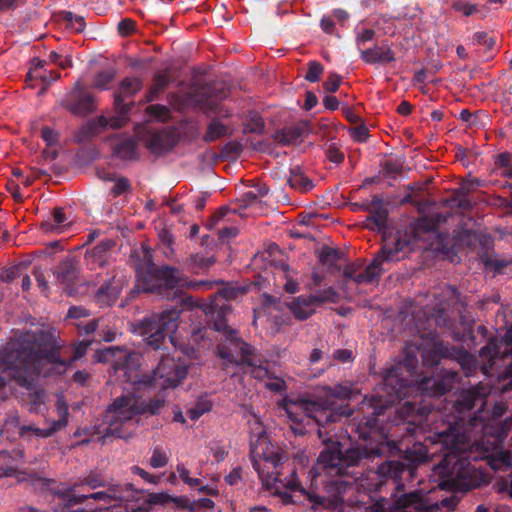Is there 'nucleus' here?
<instances>
[{
  "label": "nucleus",
  "instance_id": "nucleus-52",
  "mask_svg": "<svg viewBox=\"0 0 512 512\" xmlns=\"http://www.w3.org/2000/svg\"><path fill=\"white\" fill-rule=\"evenodd\" d=\"M265 129L263 119L258 114H253L245 124L244 131L255 134H262Z\"/></svg>",
  "mask_w": 512,
  "mask_h": 512
},
{
  "label": "nucleus",
  "instance_id": "nucleus-51",
  "mask_svg": "<svg viewBox=\"0 0 512 512\" xmlns=\"http://www.w3.org/2000/svg\"><path fill=\"white\" fill-rule=\"evenodd\" d=\"M12 462L13 458L10 453L6 450H0V479L14 471Z\"/></svg>",
  "mask_w": 512,
  "mask_h": 512
},
{
  "label": "nucleus",
  "instance_id": "nucleus-29",
  "mask_svg": "<svg viewBox=\"0 0 512 512\" xmlns=\"http://www.w3.org/2000/svg\"><path fill=\"white\" fill-rule=\"evenodd\" d=\"M227 92L222 87L217 90L216 88L209 89L206 97L198 100L200 109L208 116L212 113L220 115L222 113V107H219L217 101L226 98Z\"/></svg>",
  "mask_w": 512,
  "mask_h": 512
},
{
  "label": "nucleus",
  "instance_id": "nucleus-5",
  "mask_svg": "<svg viewBox=\"0 0 512 512\" xmlns=\"http://www.w3.org/2000/svg\"><path fill=\"white\" fill-rule=\"evenodd\" d=\"M165 402L164 396L160 394L149 400L138 399L131 394L116 397L106 409L99 440L105 444L110 437L130 438L132 430L129 427L132 421L142 415H158Z\"/></svg>",
  "mask_w": 512,
  "mask_h": 512
},
{
  "label": "nucleus",
  "instance_id": "nucleus-60",
  "mask_svg": "<svg viewBox=\"0 0 512 512\" xmlns=\"http://www.w3.org/2000/svg\"><path fill=\"white\" fill-rule=\"evenodd\" d=\"M284 454L280 450H273L270 452L263 453V459L265 462L271 464L273 468H277L284 462Z\"/></svg>",
  "mask_w": 512,
  "mask_h": 512
},
{
  "label": "nucleus",
  "instance_id": "nucleus-40",
  "mask_svg": "<svg viewBox=\"0 0 512 512\" xmlns=\"http://www.w3.org/2000/svg\"><path fill=\"white\" fill-rule=\"evenodd\" d=\"M254 190L247 191L242 194L240 198V202L242 203V207H247L257 203L261 198L265 197L269 189L264 184H257L253 186Z\"/></svg>",
  "mask_w": 512,
  "mask_h": 512
},
{
  "label": "nucleus",
  "instance_id": "nucleus-47",
  "mask_svg": "<svg viewBox=\"0 0 512 512\" xmlns=\"http://www.w3.org/2000/svg\"><path fill=\"white\" fill-rule=\"evenodd\" d=\"M116 72L113 69L100 71L94 77L93 86L105 90L110 82L114 80Z\"/></svg>",
  "mask_w": 512,
  "mask_h": 512
},
{
  "label": "nucleus",
  "instance_id": "nucleus-25",
  "mask_svg": "<svg viewBox=\"0 0 512 512\" xmlns=\"http://www.w3.org/2000/svg\"><path fill=\"white\" fill-rule=\"evenodd\" d=\"M216 262L214 256H206L203 253L190 254L183 259L180 264L182 271H188L192 274L206 273Z\"/></svg>",
  "mask_w": 512,
  "mask_h": 512
},
{
  "label": "nucleus",
  "instance_id": "nucleus-53",
  "mask_svg": "<svg viewBox=\"0 0 512 512\" xmlns=\"http://www.w3.org/2000/svg\"><path fill=\"white\" fill-rule=\"evenodd\" d=\"M146 113L157 120L165 121L169 116L170 110L165 105L153 104L146 108Z\"/></svg>",
  "mask_w": 512,
  "mask_h": 512
},
{
  "label": "nucleus",
  "instance_id": "nucleus-64",
  "mask_svg": "<svg viewBox=\"0 0 512 512\" xmlns=\"http://www.w3.org/2000/svg\"><path fill=\"white\" fill-rule=\"evenodd\" d=\"M41 137L49 147L57 144L58 142V133L49 126L42 127Z\"/></svg>",
  "mask_w": 512,
  "mask_h": 512
},
{
  "label": "nucleus",
  "instance_id": "nucleus-34",
  "mask_svg": "<svg viewBox=\"0 0 512 512\" xmlns=\"http://www.w3.org/2000/svg\"><path fill=\"white\" fill-rule=\"evenodd\" d=\"M287 182L291 188L303 193L310 191L314 187L312 180L304 176L298 166L290 170V177Z\"/></svg>",
  "mask_w": 512,
  "mask_h": 512
},
{
  "label": "nucleus",
  "instance_id": "nucleus-42",
  "mask_svg": "<svg viewBox=\"0 0 512 512\" xmlns=\"http://www.w3.org/2000/svg\"><path fill=\"white\" fill-rule=\"evenodd\" d=\"M344 253L339 249L325 246L319 253V261L323 265L336 267L337 263L343 258Z\"/></svg>",
  "mask_w": 512,
  "mask_h": 512
},
{
  "label": "nucleus",
  "instance_id": "nucleus-8",
  "mask_svg": "<svg viewBox=\"0 0 512 512\" xmlns=\"http://www.w3.org/2000/svg\"><path fill=\"white\" fill-rule=\"evenodd\" d=\"M460 433L453 425L443 431L435 433V442L441 443L448 452L435 467L440 478L439 486L448 490H469V479L473 474V467L468 458L458 453Z\"/></svg>",
  "mask_w": 512,
  "mask_h": 512
},
{
  "label": "nucleus",
  "instance_id": "nucleus-19",
  "mask_svg": "<svg viewBox=\"0 0 512 512\" xmlns=\"http://www.w3.org/2000/svg\"><path fill=\"white\" fill-rule=\"evenodd\" d=\"M57 283L64 286V290L71 288L80 273L79 263L75 256H66L52 268Z\"/></svg>",
  "mask_w": 512,
  "mask_h": 512
},
{
  "label": "nucleus",
  "instance_id": "nucleus-4",
  "mask_svg": "<svg viewBox=\"0 0 512 512\" xmlns=\"http://www.w3.org/2000/svg\"><path fill=\"white\" fill-rule=\"evenodd\" d=\"M32 341H10L0 353V366L12 371V378L22 387L32 385V375L36 364H50L52 367L46 375H62L70 362L60 355L61 347L36 351Z\"/></svg>",
  "mask_w": 512,
  "mask_h": 512
},
{
  "label": "nucleus",
  "instance_id": "nucleus-3",
  "mask_svg": "<svg viewBox=\"0 0 512 512\" xmlns=\"http://www.w3.org/2000/svg\"><path fill=\"white\" fill-rule=\"evenodd\" d=\"M442 363V371L431 377L417 380L418 388L424 394L437 397L450 391L453 385L460 381L459 371L450 366L455 361L461 368L465 377L474 376L478 371L477 358L463 348L449 346L444 342H436L431 350L422 354L423 366L427 368L438 367Z\"/></svg>",
  "mask_w": 512,
  "mask_h": 512
},
{
  "label": "nucleus",
  "instance_id": "nucleus-16",
  "mask_svg": "<svg viewBox=\"0 0 512 512\" xmlns=\"http://www.w3.org/2000/svg\"><path fill=\"white\" fill-rule=\"evenodd\" d=\"M62 106L76 116H86L96 109L95 97L76 83L71 93L62 102Z\"/></svg>",
  "mask_w": 512,
  "mask_h": 512
},
{
  "label": "nucleus",
  "instance_id": "nucleus-15",
  "mask_svg": "<svg viewBox=\"0 0 512 512\" xmlns=\"http://www.w3.org/2000/svg\"><path fill=\"white\" fill-rule=\"evenodd\" d=\"M58 419L52 420L48 428H39L35 425H20L19 435L23 438H29L34 435L38 438H49L54 436L59 431L65 429L68 425L69 409L65 402L58 400L56 404Z\"/></svg>",
  "mask_w": 512,
  "mask_h": 512
},
{
  "label": "nucleus",
  "instance_id": "nucleus-32",
  "mask_svg": "<svg viewBox=\"0 0 512 512\" xmlns=\"http://www.w3.org/2000/svg\"><path fill=\"white\" fill-rule=\"evenodd\" d=\"M171 83V77L168 73H156L153 77V83L149 87L145 101L151 103L158 98V95L164 91Z\"/></svg>",
  "mask_w": 512,
  "mask_h": 512
},
{
  "label": "nucleus",
  "instance_id": "nucleus-54",
  "mask_svg": "<svg viewBox=\"0 0 512 512\" xmlns=\"http://www.w3.org/2000/svg\"><path fill=\"white\" fill-rule=\"evenodd\" d=\"M113 188L111 189V194L113 197L121 196L125 193H128L131 191V184L128 178L126 177H118L116 176V180Z\"/></svg>",
  "mask_w": 512,
  "mask_h": 512
},
{
  "label": "nucleus",
  "instance_id": "nucleus-61",
  "mask_svg": "<svg viewBox=\"0 0 512 512\" xmlns=\"http://www.w3.org/2000/svg\"><path fill=\"white\" fill-rule=\"evenodd\" d=\"M351 137L358 143H365L369 138V130L365 124H360L352 128Z\"/></svg>",
  "mask_w": 512,
  "mask_h": 512
},
{
  "label": "nucleus",
  "instance_id": "nucleus-26",
  "mask_svg": "<svg viewBox=\"0 0 512 512\" xmlns=\"http://www.w3.org/2000/svg\"><path fill=\"white\" fill-rule=\"evenodd\" d=\"M144 143L145 147L154 154L167 152L174 146L173 138L164 130L147 134Z\"/></svg>",
  "mask_w": 512,
  "mask_h": 512
},
{
  "label": "nucleus",
  "instance_id": "nucleus-20",
  "mask_svg": "<svg viewBox=\"0 0 512 512\" xmlns=\"http://www.w3.org/2000/svg\"><path fill=\"white\" fill-rule=\"evenodd\" d=\"M143 88V81L137 77H125L119 83L117 91L114 93L113 105L120 110L126 107H134V101L126 102V99H132Z\"/></svg>",
  "mask_w": 512,
  "mask_h": 512
},
{
  "label": "nucleus",
  "instance_id": "nucleus-35",
  "mask_svg": "<svg viewBox=\"0 0 512 512\" xmlns=\"http://www.w3.org/2000/svg\"><path fill=\"white\" fill-rule=\"evenodd\" d=\"M417 363H418V360H417L416 356L407 354L405 356V359L403 360V362L400 363L399 365L394 366V367L390 368L389 370H387L384 377L391 370L397 369L399 372V377L404 379L407 383V386H406V396H407L409 393V390H410L411 381H409L406 377L403 376V370H405L409 376H412L416 372Z\"/></svg>",
  "mask_w": 512,
  "mask_h": 512
},
{
  "label": "nucleus",
  "instance_id": "nucleus-33",
  "mask_svg": "<svg viewBox=\"0 0 512 512\" xmlns=\"http://www.w3.org/2000/svg\"><path fill=\"white\" fill-rule=\"evenodd\" d=\"M289 307L294 317L300 321L307 320L315 312L308 297L302 295L295 298Z\"/></svg>",
  "mask_w": 512,
  "mask_h": 512
},
{
  "label": "nucleus",
  "instance_id": "nucleus-17",
  "mask_svg": "<svg viewBox=\"0 0 512 512\" xmlns=\"http://www.w3.org/2000/svg\"><path fill=\"white\" fill-rule=\"evenodd\" d=\"M43 487L51 495L61 500L65 507L83 503L84 496H80V493H78V485H76L75 481L71 484H66L53 479H45Z\"/></svg>",
  "mask_w": 512,
  "mask_h": 512
},
{
  "label": "nucleus",
  "instance_id": "nucleus-43",
  "mask_svg": "<svg viewBox=\"0 0 512 512\" xmlns=\"http://www.w3.org/2000/svg\"><path fill=\"white\" fill-rule=\"evenodd\" d=\"M80 496H84L83 503L88 499H93L96 501H105L108 502L111 499H118V500H126L127 496L123 494V491H120L119 489L115 488L111 491V493L105 492V491H98L93 493H80Z\"/></svg>",
  "mask_w": 512,
  "mask_h": 512
},
{
  "label": "nucleus",
  "instance_id": "nucleus-11",
  "mask_svg": "<svg viewBox=\"0 0 512 512\" xmlns=\"http://www.w3.org/2000/svg\"><path fill=\"white\" fill-rule=\"evenodd\" d=\"M409 245L407 235L401 236L400 232L394 236L385 237L384 244L380 251L372 259L371 263L366 266L364 271L359 272L360 263H350L343 269V276L347 280H353L357 284H370L377 281L381 275L387 270L386 264L399 260L398 253L403 251Z\"/></svg>",
  "mask_w": 512,
  "mask_h": 512
},
{
  "label": "nucleus",
  "instance_id": "nucleus-22",
  "mask_svg": "<svg viewBox=\"0 0 512 512\" xmlns=\"http://www.w3.org/2000/svg\"><path fill=\"white\" fill-rule=\"evenodd\" d=\"M365 210L369 212L366 217V226L372 230L381 231L386 227L388 211L383 205V199L380 195H374Z\"/></svg>",
  "mask_w": 512,
  "mask_h": 512
},
{
  "label": "nucleus",
  "instance_id": "nucleus-1",
  "mask_svg": "<svg viewBox=\"0 0 512 512\" xmlns=\"http://www.w3.org/2000/svg\"><path fill=\"white\" fill-rule=\"evenodd\" d=\"M406 386L397 369L383 377L382 386L369 398L372 414L363 417L356 425V432L365 444H351L344 449L340 441L326 438L317 458L318 469L329 475L349 476L354 480L362 478L368 463L381 457L386 450L387 438L378 416L406 398Z\"/></svg>",
  "mask_w": 512,
  "mask_h": 512
},
{
  "label": "nucleus",
  "instance_id": "nucleus-24",
  "mask_svg": "<svg viewBox=\"0 0 512 512\" xmlns=\"http://www.w3.org/2000/svg\"><path fill=\"white\" fill-rule=\"evenodd\" d=\"M480 244L479 258L487 269L500 273L504 267L508 266L509 262L499 259L493 250V240L491 238H484Z\"/></svg>",
  "mask_w": 512,
  "mask_h": 512
},
{
  "label": "nucleus",
  "instance_id": "nucleus-36",
  "mask_svg": "<svg viewBox=\"0 0 512 512\" xmlns=\"http://www.w3.org/2000/svg\"><path fill=\"white\" fill-rule=\"evenodd\" d=\"M33 343L36 351L48 350L54 347H62L57 338L48 331H40L33 335Z\"/></svg>",
  "mask_w": 512,
  "mask_h": 512
},
{
  "label": "nucleus",
  "instance_id": "nucleus-50",
  "mask_svg": "<svg viewBox=\"0 0 512 512\" xmlns=\"http://www.w3.org/2000/svg\"><path fill=\"white\" fill-rule=\"evenodd\" d=\"M169 462V455L163 451L160 447L153 449L152 456L149 459V465L154 468L165 467Z\"/></svg>",
  "mask_w": 512,
  "mask_h": 512
},
{
  "label": "nucleus",
  "instance_id": "nucleus-18",
  "mask_svg": "<svg viewBox=\"0 0 512 512\" xmlns=\"http://www.w3.org/2000/svg\"><path fill=\"white\" fill-rule=\"evenodd\" d=\"M127 282L128 279L123 273L114 274L96 291L95 300L102 306H112L117 301Z\"/></svg>",
  "mask_w": 512,
  "mask_h": 512
},
{
  "label": "nucleus",
  "instance_id": "nucleus-30",
  "mask_svg": "<svg viewBox=\"0 0 512 512\" xmlns=\"http://www.w3.org/2000/svg\"><path fill=\"white\" fill-rule=\"evenodd\" d=\"M504 341L506 343V348L503 352L500 350V345H498L496 341L492 340L479 350L480 356L487 358L489 362H492L493 359L500 355L512 352V324L511 329L504 336Z\"/></svg>",
  "mask_w": 512,
  "mask_h": 512
},
{
  "label": "nucleus",
  "instance_id": "nucleus-62",
  "mask_svg": "<svg viewBox=\"0 0 512 512\" xmlns=\"http://www.w3.org/2000/svg\"><path fill=\"white\" fill-rule=\"evenodd\" d=\"M210 405L207 402H198L194 407L188 409L187 415L191 420L199 419L204 413L210 410Z\"/></svg>",
  "mask_w": 512,
  "mask_h": 512
},
{
  "label": "nucleus",
  "instance_id": "nucleus-12",
  "mask_svg": "<svg viewBox=\"0 0 512 512\" xmlns=\"http://www.w3.org/2000/svg\"><path fill=\"white\" fill-rule=\"evenodd\" d=\"M294 407L301 410L306 418L317 424V434L323 444L326 438L334 440L332 436H329L327 427L340 421L342 417H349L351 414L348 408L339 406L334 401L324 399H301L294 403Z\"/></svg>",
  "mask_w": 512,
  "mask_h": 512
},
{
  "label": "nucleus",
  "instance_id": "nucleus-58",
  "mask_svg": "<svg viewBox=\"0 0 512 512\" xmlns=\"http://www.w3.org/2000/svg\"><path fill=\"white\" fill-rule=\"evenodd\" d=\"M342 83V76L337 73H330L323 83V88L326 92L335 93Z\"/></svg>",
  "mask_w": 512,
  "mask_h": 512
},
{
  "label": "nucleus",
  "instance_id": "nucleus-63",
  "mask_svg": "<svg viewBox=\"0 0 512 512\" xmlns=\"http://www.w3.org/2000/svg\"><path fill=\"white\" fill-rule=\"evenodd\" d=\"M326 157L330 162L340 164L344 161V153L339 150L335 144H330L326 148Z\"/></svg>",
  "mask_w": 512,
  "mask_h": 512
},
{
  "label": "nucleus",
  "instance_id": "nucleus-31",
  "mask_svg": "<svg viewBox=\"0 0 512 512\" xmlns=\"http://www.w3.org/2000/svg\"><path fill=\"white\" fill-rule=\"evenodd\" d=\"M76 485H78V493H82L87 487L89 490H95L100 487H106L107 482L103 475L96 471L92 470L86 475L80 477L75 481Z\"/></svg>",
  "mask_w": 512,
  "mask_h": 512
},
{
  "label": "nucleus",
  "instance_id": "nucleus-37",
  "mask_svg": "<svg viewBox=\"0 0 512 512\" xmlns=\"http://www.w3.org/2000/svg\"><path fill=\"white\" fill-rule=\"evenodd\" d=\"M307 297L308 301H310L313 306H320L327 302L336 303L338 300V293L332 286H329L325 289L317 290Z\"/></svg>",
  "mask_w": 512,
  "mask_h": 512
},
{
  "label": "nucleus",
  "instance_id": "nucleus-21",
  "mask_svg": "<svg viewBox=\"0 0 512 512\" xmlns=\"http://www.w3.org/2000/svg\"><path fill=\"white\" fill-rule=\"evenodd\" d=\"M246 292L247 289L245 287L233 283L226 284L220 288L215 294L214 299L207 307L206 314L210 315V324L213 323V313L215 311L214 305L217 303L220 305H227L229 307V313L231 311V306L227 302L243 296Z\"/></svg>",
  "mask_w": 512,
  "mask_h": 512
},
{
  "label": "nucleus",
  "instance_id": "nucleus-45",
  "mask_svg": "<svg viewBox=\"0 0 512 512\" xmlns=\"http://www.w3.org/2000/svg\"><path fill=\"white\" fill-rule=\"evenodd\" d=\"M114 110L116 115L108 118L109 127L116 130L124 127L129 121V114L131 112V107H126L125 110H120L116 106H114Z\"/></svg>",
  "mask_w": 512,
  "mask_h": 512
},
{
  "label": "nucleus",
  "instance_id": "nucleus-13",
  "mask_svg": "<svg viewBox=\"0 0 512 512\" xmlns=\"http://www.w3.org/2000/svg\"><path fill=\"white\" fill-rule=\"evenodd\" d=\"M428 450L421 442H415L408 447L400 461H385L377 467V474L383 478H391L394 481L402 478L404 473L413 477L418 466L428 459Z\"/></svg>",
  "mask_w": 512,
  "mask_h": 512
},
{
  "label": "nucleus",
  "instance_id": "nucleus-27",
  "mask_svg": "<svg viewBox=\"0 0 512 512\" xmlns=\"http://www.w3.org/2000/svg\"><path fill=\"white\" fill-rule=\"evenodd\" d=\"M361 59L367 64H388L395 61V54L389 46L375 45L372 48L360 50Z\"/></svg>",
  "mask_w": 512,
  "mask_h": 512
},
{
  "label": "nucleus",
  "instance_id": "nucleus-28",
  "mask_svg": "<svg viewBox=\"0 0 512 512\" xmlns=\"http://www.w3.org/2000/svg\"><path fill=\"white\" fill-rule=\"evenodd\" d=\"M106 354L115 358L112 366L115 373L123 371L124 375H126L128 371H131L137 365V356L127 350L121 348H109L107 349Z\"/></svg>",
  "mask_w": 512,
  "mask_h": 512
},
{
  "label": "nucleus",
  "instance_id": "nucleus-39",
  "mask_svg": "<svg viewBox=\"0 0 512 512\" xmlns=\"http://www.w3.org/2000/svg\"><path fill=\"white\" fill-rule=\"evenodd\" d=\"M228 134V127L222 124L218 118H214L207 126V131L203 136V140L207 143L216 141Z\"/></svg>",
  "mask_w": 512,
  "mask_h": 512
},
{
  "label": "nucleus",
  "instance_id": "nucleus-48",
  "mask_svg": "<svg viewBox=\"0 0 512 512\" xmlns=\"http://www.w3.org/2000/svg\"><path fill=\"white\" fill-rule=\"evenodd\" d=\"M63 19L66 21L67 26L73 29L76 33L84 31L86 23L82 16L75 15L70 11H65Z\"/></svg>",
  "mask_w": 512,
  "mask_h": 512
},
{
  "label": "nucleus",
  "instance_id": "nucleus-46",
  "mask_svg": "<svg viewBox=\"0 0 512 512\" xmlns=\"http://www.w3.org/2000/svg\"><path fill=\"white\" fill-rule=\"evenodd\" d=\"M323 72V65L320 62L313 60L308 62V68L304 78L311 83H316L321 79Z\"/></svg>",
  "mask_w": 512,
  "mask_h": 512
},
{
  "label": "nucleus",
  "instance_id": "nucleus-14",
  "mask_svg": "<svg viewBox=\"0 0 512 512\" xmlns=\"http://www.w3.org/2000/svg\"><path fill=\"white\" fill-rule=\"evenodd\" d=\"M490 391V386L481 381L470 388L462 389L453 404L455 412L464 415L474 408H477V412H481L486 405Z\"/></svg>",
  "mask_w": 512,
  "mask_h": 512
},
{
  "label": "nucleus",
  "instance_id": "nucleus-55",
  "mask_svg": "<svg viewBox=\"0 0 512 512\" xmlns=\"http://www.w3.org/2000/svg\"><path fill=\"white\" fill-rule=\"evenodd\" d=\"M452 9L467 17L477 12V6L475 4H469L464 0H454L452 3Z\"/></svg>",
  "mask_w": 512,
  "mask_h": 512
},
{
  "label": "nucleus",
  "instance_id": "nucleus-7",
  "mask_svg": "<svg viewBox=\"0 0 512 512\" xmlns=\"http://www.w3.org/2000/svg\"><path fill=\"white\" fill-rule=\"evenodd\" d=\"M130 258L136 275V284L130 291L132 296L140 292L166 297L176 294L174 290L183 280L181 269L167 264L155 265L148 247L135 250Z\"/></svg>",
  "mask_w": 512,
  "mask_h": 512
},
{
  "label": "nucleus",
  "instance_id": "nucleus-57",
  "mask_svg": "<svg viewBox=\"0 0 512 512\" xmlns=\"http://www.w3.org/2000/svg\"><path fill=\"white\" fill-rule=\"evenodd\" d=\"M383 173L386 177H395L402 172L403 165L398 160H387L383 163Z\"/></svg>",
  "mask_w": 512,
  "mask_h": 512
},
{
  "label": "nucleus",
  "instance_id": "nucleus-49",
  "mask_svg": "<svg viewBox=\"0 0 512 512\" xmlns=\"http://www.w3.org/2000/svg\"><path fill=\"white\" fill-rule=\"evenodd\" d=\"M301 136H302V133L299 128H288V129H283L276 136V139L284 145H290L292 143H295Z\"/></svg>",
  "mask_w": 512,
  "mask_h": 512
},
{
  "label": "nucleus",
  "instance_id": "nucleus-2",
  "mask_svg": "<svg viewBox=\"0 0 512 512\" xmlns=\"http://www.w3.org/2000/svg\"><path fill=\"white\" fill-rule=\"evenodd\" d=\"M181 309L167 308L159 313L143 318L135 328L146 343V352L158 353L160 361L152 372L154 385L162 389L177 387L187 376L189 363L185 358L170 356L165 352L166 339H172V333L178 328Z\"/></svg>",
  "mask_w": 512,
  "mask_h": 512
},
{
  "label": "nucleus",
  "instance_id": "nucleus-10",
  "mask_svg": "<svg viewBox=\"0 0 512 512\" xmlns=\"http://www.w3.org/2000/svg\"><path fill=\"white\" fill-rule=\"evenodd\" d=\"M214 309L211 326L215 331L222 333V340L216 347L217 356L235 366L255 365L256 349L245 342L238 331L227 323L229 307L217 303Z\"/></svg>",
  "mask_w": 512,
  "mask_h": 512
},
{
  "label": "nucleus",
  "instance_id": "nucleus-44",
  "mask_svg": "<svg viewBox=\"0 0 512 512\" xmlns=\"http://www.w3.org/2000/svg\"><path fill=\"white\" fill-rule=\"evenodd\" d=\"M437 221L430 217L420 218L413 227V233L416 238H421L423 233L433 232L437 228Z\"/></svg>",
  "mask_w": 512,
  "mask_h": 512
},
{
  "label": "nucleus",
  "instance_id": "nucleus-23",
  "mask_svg": "<svg viewBox=\"0 0 512 512\" xmlns=\"http://www.w3.org/2000/svg\"><path fill=\"white\" fill-rule=\"evenodd\" d=\"M114 245L115 242L112 239H105L92 249L87 250L84 260L88 269L95 270L96 268L104 267L108 261V252Z\"/></svg>",
  "mask_w": 512,
  "mask_h": 512
},
{
  "label": "nucleus",
  "instance_id": "nucleus-41",
  "mask_svg": "<svg viewBox=\"0 0 512 512\" xmlns=\"http://www.w3.org/2000/svg\"><path fill=\"white\" fill-rule=\"evenodd\" d=\"M114 154L122 160H131L136 154V143L133 139H125L114 147Z\"/></svg>",
  "mask_w": 512,
  "mask_h": 512
},
{
  "label": "nucleus",
  "instance_id": "nucleus-6",
  "mask_svg": "<svg viewBox=\"0 0 512 512\" xmlns=\"http://www.w3.org/2000/svg\"><path fill=\"white\" fill-rule=\"evenodd\" d=\"M165 402L164 396L160 394L149 400L138 399L131 394L116 397L106 409L99 440L105 444L110 437L130 438L132 430L129 427L132 421L142 415H158Z\"/></svg>",
  "mask_w": 512,
  "mask_h": 512
},
{
  "label": "nucleus",
  "instance_id": "nucleus-56",
  "mask_svg": "<svg viewBox=\"0 0 512 512\" xmlns=\"http://www.w3.org/2000/svg\"><path fill=\"white\" fill-rule=\"evenodd\" d=\"M286 412L288 415V418L292 421V423L295 424V426H291L292 431L295 435H304L306 433L305 427L303 425L304 421V415L303 417L299 418L291 408H286Z\"/></svg>",
  "mask_w": 512,
  "mask_h": 512
},
{
  "label": "nucleus",
  "instance_id": "nucleus-38",
  "mask_svg": "<svg viewBox=\"0 0 512 512\" xmlns=\"http://www.w3.org/2000/svg\"><path fill=\"white\" fill-rule=\"evenodd\" d=\"M107 127H109V120L104 115H100L97 118L90 120L86 125H84L81 129V133L87 137H93L95 135L103 132Z\"/></svg>",
  "mask_w": 512,
  "mask_h": 512
},
{
  "label": "nucleus",
  "instance_id": "nucleus-59",
  "mask_svg": "<svg viewBox=\"0 0 512 512\" xmlns=\"http://www.w3.org/2000/svg\"><path fill=\"white\" fill-rule=\"evenodd\" d=\"M281 269L284 272L285 277H286V282L284 284L285 291L290 294H294V293L298 292L299 291V283L296 280L288 277V273L290 271L289 265L286 263H282Z\"/></svg>",
  "mask_w": 512,
  "mask_h": 512
},
{
  "label": "nucleus",
  "instance_id": "nucleus-9",
  "mask_svg": "<svg viewBox=\"0 0 512 512\" xmlns=\"http://www.w3.org/2000/svg\"><path fill=\"white\" fill-rule=\"evenodd\" d=\"M323 483L324 495H319L314 489H302V493L311 503V509L325 508L332 511L344 512V507L360 508L366 505L363 498L366 494L359 493L357 480L349 476L335 475Z\"/></svg>",
  "mask_w": 512,
  "mask_h": 512
}]
</instances>
